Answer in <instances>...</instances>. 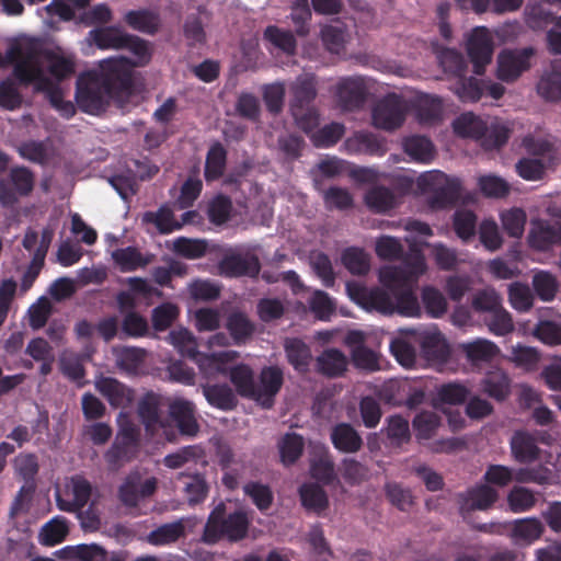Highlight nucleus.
<instances>
[{"instance_id": "nucleus-1", "label": "nucleus", "mask_w": 561, "mask_h": 561, "mask_svg": "<svg viewBox=\"0 0 561 561\" xmlns=\"http://www.w3.org/2000/svg\"><path fill=\"white\" fill-rule=\"evenodd\" d=\"M427 271L425 257L415 255L400 265H387L379 270L380 287H366L357 282L346 284V294L352 301L368 312L381 314L399 313L404 317H420L421 308L414 287Z\"/></svg>"}, {"instance_id": "nucleus-2", "label": "nucleus", "mask_w": 561, "mask_h": 561, "mask_svg": "<svg viewBox=\"0 0 561 561\" xmlns=\"http://www.w3.org/2000/svg\"><path fill=\"white\" fill-rule=\"evenodd\" d=\"M133 90H123L118 87V80L110 78L102 67L101 61L96 70L82 73L77 80L76 101L80 110L89 114L102 112L110 100L119 104L125 103Z\"/></svg>"}, {"instance_id": "nucleus-3", "label": "nucleus", "mask_w": 561, "mask_h": 561, "mask_svg": "<svg viewBox=\"0 0 561 561\" xmlns=\"http://www.w3.org/2000/svg\"><path fill=\"white\" fill-rule=\"evenodd\" d=\"M455 134L463 138H472L486 149L503 146L511 133L507 123L497 117L482 118L471 112L462 113L453 122Z\"/></svg>"}, {"instance_id": "nucleus-4", "label": "nucleus", "mask_w": 561, "mask_h": 561, "mask_svg": "<svg viewBox=\"0 0 561 561\" xmlns=\"http://www.w3.org/2000/svg\"><path fill=\"white\" fill-rule=\"evenodd\" d=\"M124 49H127L131 57H110L101 60L103 71L118 80V87L123 90H133V68L144 67L149 64L151 59V47L148 42L128 34V39L124 44Z\"/></svg>"}, {"instance_id": "nucleus-5", "label": "nucleus", "mask_w": 561, "mask_h": 561, "mask_svg": "<svg viewBox=\"0 0 561 561\" xmlns=\"http://www.w3.org/2000/svg\"><path fill=\"white\" fill-rule=\"evenodd\" d=\"M38 42L36 38L20 35L8 41V48L3 55L0 51V68L13 65L14 76L22 80L34 79V70L31 68L36 62Z\"/></svg>"}, {"instance_id": "nucleus-6", "label": "nucleus", "mask_w": 561, "mask_h": 561, "mask_svg": "<svg viewBox=\"0 0 561 561\" xmlns=\"http://www.w3.org/2000/svg\"><path fill=\"white\" fill-rule=\"evenodd\" d=\"M421 193L430 194L433 207H443L457 198L460 191V180L446 175L439 170L422 173L416 179Z\"/></svg>"}, {"instance_id": "nucleus-7", "label": "nucleus", "mask_w": 561, "mask_h": 561, "mask_svg": "<svg viewBox=\"0 0 561 561\" xmlns=\"http://www.w3.org/2000/svg\"><path fill=\"white\" fill-rule=\"evenodd\" d=\"M249 519L245 513L238 511L227 518H221V511L217 508L211 513L204 530V540L213 543L226 536L230 540L244 537L248 530Z\"/></svg>"}, {"instance_id": "nucleus-8", "label": "nucleus", "mask_w": 561, "mask_h": 561, "mask_svg": "<svg viewBox=\"0 0 561 561\" xmlns=\"http://www.w3.org/2000/svg\"><path fill=\"white\" fill-rule=\"evenodd\" d=\"M408 111L409 104L403 98L389 94L374 106L373 125L386 131H393L403 125Z\"/></svg>"}, {"instance_id": "nucleus-9", "label": "nucleus", "mask_w": 561, "mask_h": 561, "mask_svg": "<svg viewBox=\"0 0 561 561\" xmlns=\"http://www.w3.org/2000/svg\"><path fill=\"white\" fill-rule=\"evenodd\" d=\"M138 414L148 435L151 437H163L173 442L176 431L168 417L162 416L159 411V399L154 394H147L138 405Z\"/></svg>"}, {"instance_id": "nucleus-10", "label": "nucleus", "mask_w": 561, "mask_h": 561, "mask_svg": "<svg viewBox=\"0 0 561 561\" xmlns=\"http://www.w3.org/2000/svg\"><path fill=\"white\" fill-rule=\"evenodd\" d=\"M35 185V175L25 167L12 168L5 179L0 181V204L14 206L21 197L28 196Z\"/></svg>"}, {"instance_id": "nucleus-11", "label": "nucleus", "mask_w": 561, "mask_h": 561, "mask_svg": "<svg viewBox=\"0 0 561 561\" xmlns=\"http://www.w3.org/2000/svg\"><path fill=\"white\" fill-rule=\"evenodd\" d=\"M90 496L91 485L80 476L66 479L62 485L56 489L58 508L69 513L80 512Z\"/></svg>"}, {"instance_id": "nucleus-12", "label": "nucleus", "mask_w": 561, "mask_h": 561, "mask_svg": "<svg viewBox=\"0 0 561 561\" xmlns=\"http://www.w3.org/2000/svg\"><path fill=\"white\" fill-rule=\"evenodd\" d=\"M38 51L36 54V66L42 70L45 78L56 81L71 76L75 71V59L71 54L61 49L44 51L38 39Z\"/></svg>"}, {"instance_id": "nucleus-13", "label": "nucleus", "mask_w": 561, "mask_h": 561, "mask_svg": "<svg viewBox=\"0 0 561 561\" xmlns=\"http://www.w3.org/2000/svg\"><path fill=\"white\" fill-rule=\"evenodd\" d=\"M503 527L504 525L501 524H484L480 529L486 533L502 534ZM507 527H510L511 539L518 546L531 545L535 540L540 538L543 531V525L535 517L516 519L515 522L507 524Z\"/></svg>"}, {"instance_id": "nucleus-14", "label": "nucleus", "mask_w": 561, "mask_h": 561, "mask_svg": "<svg viewBox=\"0 0 561 561\" xmlns=\"http://www.w3.org/2000/svg\"><path fill=\"white\" fill-rule=\"evenodd\" d=\"M534 55L533 48L506 49L497 56L496 76L505 82H513L530 68V58Z\"/></svg>"}, {"instance_id": "nucleus-15", "label": "nucleus", "mask_w": 561, "mask_h": 561, "mask_svg": "<svg viewBox=\"0 0 561 561\" xmlns=\"http://www.w3.org/2000/svg\"><path fill=\"white\" fill-rule=\"evenodd\" d=\"M466 48L473 64L474 72L481 75L484 67L492 60L493 37L491 33L485 27H476L467 38Z\"/></svg>"}, {"instance_id": "nucleus-16", "label": "nucleus", "mask_w": 561, "mask_h": 561, "mask_svg": "<svg viewBox=\"0 0 561 561\" xmlns=\"http://www.w3.org/2000/svg\"><path fill=\"white\" fill-rule=\"evenodd\" d=\"M34 70V79L22 80V83L33 84L36 91L45 92L50 104L66 118L71 117L76 108L70 101L64 100L62 91L57 88L49 78H45L42 70L36 66V62L31 68Z\"/></svg>"}, {"instance_id": "nucleus-17", "label": "nucleus", "mask_w": 561, "mask_h": 561, "mask_svg": "<svg viewBox=\"0 0 561 561\" xmlns=\"http://www.w3.org/2000/svg\"><path fill=\"white\" fill-rule=\"evenodd\" d=\"M219 274L227 277L255 276L260 272L257 257L249 252H231L218 265Z\"/></svg>"}, {"instance_id": "nucleus-18", "label": "nucleus", "mask_w": 561, "mask_h": 561, "mask_svg": "<svg viewBox=\"0 0 561 561\" xmlns=\"http://www.w3.org/2000/svg\"><path fill=\"white\" fill-rule=\"evenodd\" d=\"M128 39V33L117 26H105L91 30L83 44L84 54L89 55L92 46H96L100 49H124V44Z\"/></svg>"}, {"instance_id": "nucleus-19", "label": "nucleus", "mask_w": 561, "mask_h": 561, "mask_svg": "<svg viewBox=\"0 0 561 561\" xmlns=\"http://www.w3.org/2000/svg\"><path fill=\"white\" fill-rule=\"evenodd\" d=\"M527 242L535 250H548L553 244L561 242V224H550L542 219H533Z\"/></svg>"}, {"instance_id": "nucleus-20", "label": "nucleus", "mask_w": 561, "mask_h": 561, "mask_svg": "<svg viewBox=\"0 0 561 561\" xmlns=\"http://www.w3.org/2000/svg\"><path fill=\"white\" fill-rule=\"evenodd\" d=\"M416 344H419L416 330H400L390 342V352L401 366L411 368L416 362Z\"/></svg>"}, {"instance_id": "nucleus-21", "label": "nucleus", "mask_w": 561, "mask_h": 561, "mask_svg": "<svg viewBox=\"0 0 561 561\" xmlns=\"http://www.w3.org/2000/svg\"><path fill=\"white\" fill-rule=\"evenodd\" d=\"M240 357V353L233 350L202 353L197 358V366L206 377L218 374L228 375L231 365Z\"/></svg>"}, {"instance_id": "nucleus-22", "label": "nucleus", "mask_w": 561, "mask_h": 561, "mask_svg": "<svg viewBox=\"0 0 561 561\" xmlns=\"http://www.w3.org/2000/svg\"><path fill=\"white\" fill-rule=\"evenodd\" d=\"M170 417L176 423L179 432L185 436H196L199 425L195 417L194 404L183 398H175L169 404Z\"/></svg>"}, {"instance_id": "nucleus-23", "label": "nucleus", "mask_w": 561, "mask_h": 561, "mask_svg": "<svg viewBox=\"0 0 561 561\" xmlns=\"http://www.w3.org/2000/svg\"><path fill=\"white\" fill-rule=\"evenodd\" d=\"M283 385V371L276 366L265 367L260 373V383L255 385L254 399L264 408L273 404L275 394Z\"/></svg>"}, {"instance_id": "nucleus-24", "label": "nucleus", "mask_w": 561, "mask_h": 561, "mask_svg": "<svg viewBox=\"0 0 561 561\" xmlns=\"http://www.w3.org/2000/svg\"><path fill=\"white\" fill-rule=\"evenodd\" d=\"M196 525L197 519L195 517H182L152 530L148 536V540L157 546L169 545L185 536L186 531L192 530Z\"/></svg>"}, {"instance_id": "nucleus-25", "label": "nucleus", "mask_w": 561, "mask_h": 561, "mask_svg": "<svg viewBox=\"0 0 561 561\" xmlns=\"http://www.w3.org/2000/svg\"><path fill=\"white\" fill-rule=\"evenodd\" d=\"M417 339L422 352L428 360L444 362L448 358L449 345L436 328L417 332Z\"/></svg>"}, {"instance_id": "nucleus-26", "label": "nucleus", "mask_w": 561, "mask_h": 561, "mask_svg": "<svg viewBox=\"0 0 561 561\" xmlns=\"http://www.w3.org/2000/svg\"><path fill=\"white\" fill-rule=\"evenodd\" d=\"M156 485L154 478L142 482L139 474H130L119 488V499L127 506H136L141 499L154 492Z\"/></svg>"}, {"instance_id": "nucleus-27", "label": "nucleus", "mask_w": 561, "mask_h": 561, "mask_svg": "<svg viewBox=\"0 0 561 561\" xmlns=\"http://www.w3.org/2000/svg\"><path fill=\"white\" fill-rule=\"evenodd\" d=\"M114 266L121 272L128 273L149 265L154 255L142 253L135 247L119 248L111 253Z\"/></svg>"}, {"instance_id": "nucleus-28", "label": "nucleus", "mask_w": 561, "mask_h": 561, "mask_svg": "<svg viewBox=\"0 0 561 561\" xmlns=\"http://www.w3.org/2000/svg\"><path fill=\"white\" fill-rule=\"evenodd\" d=\"M497 492L489 485H479L459 495V508L461 513L491 507L497 500Z\"/></svg>"}, {"instance_id": "nucleus-29", "label": "nucleus", "mask_w": 561, "mask_h": 561, "mask_svg": "<svg viewBox=\"0 0 561 561\" xmlns=\"http://www.w3.org/2000/svg\"><path fill=\"white\" fill-rule=\"evenodd\" d=\"M459 348L473 365L491 362L500 354V347L494 342L482 337L463 342Z\"/></svg>"}, {"instance_id": "nucleus-30", "label": "nucleus", "mask_w": 561, "mask_h": 561, "mask_svg": "<svg viewBox=\"0 0 561 561\" xmlns=\"http://www.w3.org/2000/svg\"><path fill=\"white\" fill-rule=\"evenodd\" d=\"M96 390L107 399L111 405L124 408L133 400V392L114 378L100 377L95 380Z\"/></svg>"}, {"instance_id": "nucleus-31", "label": "nucleus", "mask_w": 561, "mask_h": 561, "mask_svg": "<svg viewBox=\"0 0 561 561\" xmlns=\"http://www.w3.org/2000/svg\"><path fill=\"white\" fill-rule=\"evenodd\" d=\"M365 205L375 213H387L401 204V195L383 186H373L364 195Z\"/></svg>"}, {"instance_id": "nucleus-32", "label": "nucleus", "mask_w": 561, "mask_h": 561, "mask_svg": "<svg viewBox=\"0 0 561 561\" xmlns=\"http://www.w3.org/2000/svg\"><path fill=\"white\" fill-rule=\"evenodd\" d=\"M141 225L148 232L158 231L160 233H170L182 228V224L176 221L170 208L160 207L157 211H146L141 215Z\"/></svg>"}, {"instance_id": "nucleus-33", "label": "nucleus", "mask_w": 561, "mask_h": 561, "mask_svg": "<svg viewBox=\"0 0 561 561\" xmlns=\"http://www.w3.org/2000/svg\"><path fill=\"white\" fill-rule=\"evenodd\" d=\"M403 229L408 232L404 238L405 242L410 247V253L404 257L402 263L411 261L415 255L422 254V247L427 245L426 239L433 234L431 227L419 220H408Z\"/></svg>"}, {"instance_id": "nucleus-34", "label": "nucleus", "mask_w": 561, "mask_h": 561, "mask_svg": "<svg viewBox=\"0 0 561 561\" xmlns=\"http://www.w3.org/2000/svg\"><path fill=\"white\" fill-rule=\"evenodd\" d=\"M347 153L382 154L385 147L377 136L371 133L358 131L350 136L343 144Z\"/></svg>"}, {"instance_id": "nucleus-35", "label": "nucleus", "mask_w": 561, "mask_h": 561, "mask_svg": "<svg viewBox=\"0 0 561 561\" xmlns=\"http://www.w3.org/2000/svg\"><path fill=\"white\" fill-rule=\"evenodd\" d=\"M340 103L347 110L360 104L365 96V83L362 78L342 79L336 87Z\"/></svg>"}, {"instance_id": "nucleus-36", "label": "nucleus", "mask_w": 561, "mask_h": 561, "mask_svg": "<svg viewBox=\"0 0 561 561\" xmlns=\"http://www.w3.org/2000/svg\"><path fill=\"white\" fill-rule=\"evenodd\" d=\"M226 328L236 345L245 344L255 331V324L241 311H233L228 316Z\"/></svg>"}, {"instance_id": "nucleus-37", "label": "nucleus", "mask_w": 561, "mask_h": 561, "mask_svg": "<svg viewBox=\"0 0 561 561\" xmlns=\"http://www.w3.org/2000/svg\"><path fill=\"white\" fill-rule=\"evenodd\" d=\"M227 376L229 377V380L233 385L238 394L241 397L254 399V373L249 365L243 363L236 364L229 369V374Z\"/></svg>"}, {"instance_id": "nucleus-38", "label": "nucleus", "mask_w": 561, "mask_h": 561, "mask_svg": "<svg viewBox=\"0 0 561 561\" xmlns=\"http://www.w3.org/2000/svg\"><path fill=\"white\" fill-rule=\"evenodd\" d=\"M347 364V357L336 348H328L316 358L317 370L329 377L342 375Z\"/></svg>"}, {"instance_id": "nucleus-39", "label": "nucleus", "mask_w": 561, "mask_h": 561, "mask_svg": "<svg viewBox=\"0 0 561 561\" xmlns=\"http://www.w3.org/2000/svg\"><path fill=\"white\" fill-rule=\"evenodd\" d=\"M169 343L182 355L194 359L197 364L198 342L196 336L186 328L180 327L172 330L168 335Z\"/></svg>"}, {"instance_id": "nucleus-40", "label": "nucleus", "mask_w": 561, "mask_h": 561, "mask_svg": "<svg viewBox=\"0 0 561 561\" xmlns=\"http://www.w3.org/2000/svg\"><path fill=\"white\" fill-rule=\"evenodd\" d=\"M286 357L289 364L299 373H306L312 359L309 346L299 339H286L284 342Z\"/></svg>"}, {"instance_id": "nucleus-41", "label": "nucleus", "mask_w": 561, "mask_h": 561, "mask_svg": "<svg viewBox=\"0 0 561 561\" xmlns=\"http://www.w3.org/2000/svg\"><path fill=\"white\" fill-rule=\"evenodd\" d=\"M511 450L514 458L523 463L533 462L539 457V448L535 438L525 432H517L513 435Z\"/></svg>"}, {"instance_id": "nucleus-42", "label": "nucleus", "mask_w": 561, "mask_h": 561, "mask_svg": "<svg viewBox=\"0 0 561 561\" xmlns=\"http://www.w3.org/2000/svg\"><path fill=\"white\" fill-rule=\"evenodd\" d=\"M538 94L550 102L561 100V68L551 65L550 69L545 71L537 83Z\"/></svg>"}, {"instance_id": "nucleus-43", "label": "nucleus", "mask_w": 561, "mask_h": 561, "mask_svg": "<svg viewBox=\"0 0 561 561\" xmlns=\"http://www.w3.org/2000/svg\"><path fill=\"white\" fill-rule=\"evenodd\" d=\"M203 393L210 405L220 410H232L237 405L236 393L228 385H205Z\"/></svg>"}, {"instance_id": "nucleus-44", "label": "nucleus", "mask_w": 561, "mask_h": 561, "mask_svg": "<svg viewBox=\"0 0 561 561\" xmlns=\"http://www.w3.org/2000/svg\"><path fill=\"white\" fill-rule=\"evenodd\" d=\"M331 439L334 447L344 453H356L362 446V438L357 432L344 423L333 428Z\"/></svg>"}, {"instance_id": "nucleus-45", "label": "nucleus", "mask_w": 561, "mask_h": 561, "mask_svg": "<svg viewBox=\"0 0 561 561\" xmlns=\"http://www.w3.org/2000/svg\"><path fill=\"white\" fill-rule=\"evenodd\" d=\"M299 495L302 506L316 514H320L327 510L329 505V499L318 484L306 483L300 486Z\"/></svg>"}, {"instance_id": "nucleus-46", "label": "nucleus", "mask_w": 561, "mask_h": 561, "mask_svg": "<svg viewBox=\"0 0 561 561\" xmlns=\"http://www.w3.org/2000/svg\"><path fill=\"white\" fill-rule=\"evenodd\" d=\"M499 218L507 236L516 239L523 237L527 221V215L524 209L519 207L504 209L500 211Z\"/></svg>"}, {"instance_id": "nucleus-47", "label": "nucleus", "mask_w": 561, "mask_h": 561, "mask_svg": "<svg viewBox=\"0 0 561 561\" xmlns=\"http://www.w3.org/2000/svg\"><path fill=\"white\" fill-rule=\"evenodd\" d=\"M478 236L480 243L489 252L499 251L504 244V237L492 218H485L480 222Z\"/></svg>"}, {"instance_id": "nucleus-48", "label": "nucleus", "mask_w": 561, "mask_h": 561, "mask_svg": "<svg viewBox=\"0 0 561 561\" xmlns=\"http://www.w3.org/2000/svg\"><path fill=\"white\" fill-rule=\"evenodd\" d=\"M422 304L432 318H440L448 310V301L444 294L432 285L424 286L421 291Z\"/></svg>"}, {"instance_id": "nucleus-49", "label": "nucleus", "mask_w": 561, "mask_h": 561, "mask_svg": "<svg viewBox=\"0 0 561 561\" xmlns=\"http://www.w3.org/2000/svg\"><path fill=\"white\" fill-rule=\"evenodd\" d=\"M403 149L414 161L427 163L434 158V147L425 137L412 136L405 138L403 140Z\"/></svg>"}, {"instance_id": "nucleus-50", "label": "nucleus", "mask_w": 561, "mask_h": 561, "mask_svg": "<svg viewBox=\"0 0 561 561\" xmlns=\"http://www.w3.org/2000/svg\"><path fill=\"white\" fill-rule=\"evenodd\" d=\"M507 359L516 367L530 371L537 368L540 362V354L537 348L533 346L516 344L512 346Z\"/></svg>"}, {"instance_id": "nucleus-51", "label": "nucleus", "mask_w": 561, "mask_h": 561, "mask_svg": "<svg viewBox=\"0 0 561 561\" xmlns=\"http://www.w3.org/2000/svg\"><path fill=\"white\" fill-rule=\"evenodd\" d=\"M124 20L131 28L150 34L154 33L160 25L158 14L148 10L128 11Z\"/></svg>"}, {"instance_id": "nucleus-52", "label": "nucleus", "mask_w": 561, "mask_h": 561, "mask_svg": "<svg viewBox=\"0 0 561 561\" xmlns=\"http://www.w3.org/2000/svg\"><path fill=\"white\" fill-rule=\"evenodd\" d=\"M186 293L195 302L211 301L220 296V287L209 279L196 278L187 284Z\"/></svg>"}, {"instance_id": "nucleus-53", "label": "nucleus", "mask_w": 561, "mask_h": 561, "mask_svg": "<svg viewBox=\"0 0 561 561\" xmlns=\"http://www.w3.org/2000/svg\"><path fill=\"white\" fill-rule=\"evenodd\" d=\"M469 396V390L460 383H446L437 389L435 407L443 409L445 404H461Z\"/></svg>"}, {"instance_id": "nucleus-54", "label": "nucleus", "mask_w": 561, "mask_h": 561, "mask_svg": "<svg viewBox=\"0 0 561 561\" xmlns=\"http://www.w3.org/2000/svg\"><path fill=\"white\" fill-rule=\"evenodd\" d=\"M510 379L503 370L490 371L483 380V390L496 400H504L510 393Z\"/></svg>"}, {"instance_id": "nucleus-55", "label": "nucleus", "mask_w": 561, "mask_h": 561, "mask_svg": "<svg viewBox=\"0 0 561 561\" xmlns=\"http://www.w3.org/2000/svg\"><path fill=\"white\" fill-rule=\"evenodd\" d=\"M68 534V526L65 518L55 517L47 522L39 531L38 540L44 546L60 543Z\"/></svg>"}, {"instance_id": "nucleus-56", "label": "nucleus", "mask_w": 561, "mask_h": 561, "mask_svg": "<svg viewBox=\"0 0 561 561\" xmlns=\"http://www.w3.org/2000/svg\"><path fill=\"white\" fill-rule=\"evenodd\" d=\"M481 193L490 198H504L511 192V185L503 178L495 174H485L478 178Z\"/></svg>"}, {"instance_id": "nucleus-57", "label": "nucleus", "mask_w": 561, "mask_h": 561, "mask_svg": "<svg viewBox=\"0 0 561 561\" xmlns=\"http://www.w3.org/2000/svg\"><path fill=\"white\" fill-rule=\"evenodd\" d=\"M484 323L488 330L497 336L507 335L515 329L511 313L503 306L490 313L484 319Z\"/></svg>"}, {"instance_id": "nucleus-58", "label": "nucleus", "mask_w": 561, "mask_h": 561, "mask_svg": "<svg viewBox=\"0 0 561 561\" xmlns=\"http://www.w3.org/2000/svg\"><path fill=\"white\" fill-rule=\"evenodd\" d=\"M193 325L198 332L216 331L221 325V313L210 307L198 308L192 313Z\"/></svg>"}, {"instance_id": "nucleus-59", "label": "nucleus", "mask_w": 561, "mask_h": 561, "mask_svg": "<svg viewBox=\"0 0 561 561\" xmlns=\"http://www.w3.org/2000/svg\"><path fill=\"white\" fill-rule=\"evenodd\" d=\"M278 449L282 462L291 465L302 453L304 439L296 433H288L279 440Z\"/></svg>"}, {"instance_id": "nucleus-60", "label": "nucleus", "mask_w": 561, "mask_h": 561, "mask_svg": "<svg viewBox=\"0 0 561 561\" xmlns=\"http://www.w3.org/2000/svg\"><path fill=\"white\" fill-rule=\"evenodd\" d=\"M472 308L478 312L492 313L502 305V297L492 287L483 288L477 291L471 301Z\"/></svg>"}, {"instance_id": "nucleus-61", "label": "nucleus", "mask_w": 561, "mask_h": 561, "mask_svg": "<svg viewBox=\"0 0 561 561\" xmlns=\"http://www.w3.org/2000/svg\"><path fill=\"white\" fill-rule=\"evenodd\" d=\"M291 114L295 119L296 125L304 130L306 134L311 136L313 130L319 125V116L314 108L309 107L308 105L293 103L291 104Z\"/></svg>"}, {"instance_id": "nucleus-62", "label": "nucleus", "mask_w": 561, "mask_h": 561, "mask_svg": "<svg viewBox=\"0 0 561 561\" xmlns=\"http://www.w3.org/2000/svg\"><path fill=\"white\" fill-rule=\"evenodd\" d=\"M533 287L541 300L550 301L557 294L558 282L551 273L537 271L533 277Z\"/></svg>"}, {"instance_id": "nucleus-63", "label": "nucleus", "mask_w": 561, "mask_h": 561, "mask_svg": "<svg viewBox=\"0 0 561 561\" xmlns=\"http://www.w3.org/2000/svg\"><path fill=\"white\" fill-rule=\"evenodd\" d=\"M507 504L513 513H523L535 506L536 496L527 488L514 486L507 494Z\"/></svg>"}, {"instance_id": "nucleus-64", "label": "nucleus", "mask_w": 561, "mask_h": 561, "mask_svg": "<svg viewBox=\"0 0 561 561\" xmlns=\"http://www.w3.org/2000/svg\"><path fill=\"white\" fill-rule=\"evenodd\" d=\"M438 61L444 71L450 73L456 79L463 76L466 71V61L461 54L455 49L445 48L437 54Z\"/></svg>"}]
</instances>
